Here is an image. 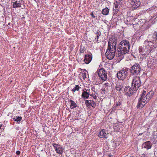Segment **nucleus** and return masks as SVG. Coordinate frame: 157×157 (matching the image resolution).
<instances>
[{
    "instance_id": "1",
    "label": "nucleus",
    "mask_w": 157,
    "mask_h": 157,
    "mask_svg": "<svg viewBox=\"0 0 157 157\" xmlns=\"http://www.w3.org/2000/svg\"><path fill=\"white\" fill-rule=\"evenodd\" d=\"M130 48L129 42L126 40L121 41L119 44L117 53V59L121 61L124 57L125 54L129 52Z\"/></svg>"
},
{
    "instance_id": "31",
    "label": "nucleus",
    "mask_w": 157,
    "mask_h": 157,
    "mask_svg": "<svg viewBox=\"0 0 157 157\" xmlns=\"http://www.w3.org/2000/svg\"><path fill=\"white\" fill-rule=\"evenodd\" d=\"M116 3H117V4L120 6H121V2L120 0H116L115 2Z\"/></svg>"
},
{
    "instance_id": "29",
    "label": "nucleus",
    "mask_w": 157,
    "mask_h": 157,
    "mask_svg": "<svg viewBox=\"0 0 157 157\" xmlns=\"http://www.w3.org/2000/svg\"><path fill=\"white\" fill-rule=\"evenodd\" d=\"M101 35V32L99 30H98L96 33V37L95 38V39H97L98 41V39L99 38V37Z\"/></svg>"
},
{
    "instance_id": "13",
    "label": "nucleus",
    "mask_w": 157,
    "mask_h": 157,
    "mask_svg": "<svg viewBox=\"0 0 157 157\" xmlns=\"http://www.w3.org/2000/svg\"><path fill=\"white\" fill-rule=\"evenodd\" d=\"M92 59V54L90 55H85L84 61L86 64H88L90 62Z\"/></svg>"
},
{
    "instance_id": "28",
    "label": "nucleus",
    "mask_w": 157,
    "mask_h": 157,
    "mask_svg": "<svg viewBox=\"0 0 157 157\" xmlns=\"http://www.w3.org/2000/svg\"><path fill=\"white\" fill-rule=\"evenodd\" d=\"M80 88V87L78 85H76L75 87L73 88V89H72L71 91L74 93L76 91H78Z\"/></svg>"
},
{
    "instance_id": "6",
    "label": "nucleus",
    "mask_w": 157,
    "mask_h": 157,
    "mask_svg": "<svg viewBox=\"0 0 157 157\" xmlns=\"http://www.w3.org/2000/svg\"><path fill=\"white\" fill-rule=\"evenodd\" d=\"M96 73L101 80L105 81L107 78V72L103 68H101L97 70Z\"/></svg>"
},
{
    "instance_id": "36",
    "label": "nucleus",
    "mask_w": 157,
    "mask_h": 157,
    "mask_svg": "<svg viewBox=\"0 0 157 157\" xmlns=\"http://www.w3.org/2000/svg\"><path fill=\"white\" fill-rule=\"evenodd\" d=\"M115 131L116 132H119V130H117V129H116V130L115 129Z\"/></svg>"
},
{
    "instance_id": "4",
    "label": "nucleus",
    "mask_w": 157,
    "mask_h": 157,
    "mask_svg": "<svg viewBox=\"0 0 157 157\" xmlns=\"http://www.w3.org/2000/svg\"><path fill=\"white\" fill-rule=\"evenodd\" d=\"M141 68L140 65L138 63H135L131 67L130 71L131 74L135 75H140Z\"/></svg>"
},
{
    "instance_id": "25",
    "label": "nucleus",
    "mask_w": 157,
    "mask_h": 157,
    "mask_svg": "<svg viewBox=\"0 0 157 157\" xmlns=\"http://www.w3.org/2000/svg\"><path fill=\"white\" fill-rule=\"evenodd\" d=\"M90 94L89 92H87V90L86 91H83L82 94V96L84 98H87Z\"/></svg>"
},
{
    "instance_id": "18",
    "label": "nucleus",
    "mask_w": 157,
    "mask_h": 157,
    "mask_svg": "<svg viewBox=\"0 0 157 157\" xmlns=\"http://www.w3.org/2000/svg\"><path fill=\"white\" fill-rule=\"evenodd\" d=\"M22 0L20 1H16L13 2V8H18L21 7V5Z\"/></svg>"
},
{
    "instance_id": "23",
    "label": "nucleus",
    "mask_w": 157,
    "mask_h": 157,
    "mask_svg": "<svg viewBox=\"0 0 157 157\" xmlns=\"http://www.w3.org/2000/svg\"><path fill=\"white\" fill-rule=\"evenodd\" d=\"M14 121L17 122L18 124H19L22 119V117L19 116H14L12 118Z\"/></svg>"
},
{
    "instance_id": "7",
    "label": "nucleus",
    "mask_w": 157,
    "mask_h": 157,
    "mask_svg": "<svg viewBox=\"0 0 157 157\" xmlns=\"http://www.w3.org/2000/svg\"><path fill=\"white\" fill-rule=\"evenodd\" d=\"M139 50L140 54L143 56L144 57H146L150 52L148 47L146 46L140 47Z\"/></svg>"
},
{
    "instance_id": "22",
    "label": "nucleus",
    "mask_w": 157,
    "mask_h": 157,
    "mask_svg": "<svg viewBox=\"0 0 157 157\" xmlns=\"http://www.w3.org/2000/svg\"><path fill=\"white\" fill-rule=\"evenodd\" d=\"M69 101L70 102V108L71 109H73L75 108L77 106V105L76 103L72 100H69Z\"/></svg>"
},
{
    "instance_id": "15",
    "label": "nucleus",
    "mask_w": 157,
    "mask_h": 157,
    "mask_svg": "<svg viewBox=\"0 0 157 157\" xmlns=\"http://www.w3.org/2000/svg\"><path fill=\"white\" fill-rule=\"evenodd\" d=\"M124 87V84L122 82H117L116 86L117 90L119 91L122 90Z\"/></svg>"
},
{
    "instance_id": "40",
    "label": "nucleus",
    "mask_w": 157,
    "mask_h": 157,
    "mask_svg": "<svg viewBox=\"0 0 157 157\" xmlns=\"http://www.w3.org/2000/svg\"><path fill=\"white\" fill-rule=\"evenodd\" d=\"M142 155H144V156H145V154H143Z\"/></svg>"
},
{
    "instance_id": "35",
    "label": "nucleus",
    "mask_w": 157,
    "mask_h": 157,
    "mask_svg": "<svg viewBox=\"0 0 157 157\" xmlns=\"http://www.w3.org/2000/svg\"><path fill=\"white\" fill-rule=\"evenodd\" d=\"M16 153L17 155H19L20 153V151H16Z\"/></svg>"
},
{
    "instance_id": "24",
    "label": "nucleus",
    "mask_w": 157,
    "mask_h": 157,
    "mask_svg": "<svg viewBox=\"0 0 157 157\" xmlns=\"http://www.w3.org/2000/svg\"><path fill=\"white\" fill-rule=\"evenodd\" d=\"M143 102L142 100H140V99H139L138 105H137V108H142L143 107H144L145 105V104H143L142 103Z\"/></svg>"
},
{
    "instance_id": "20",
    "label": "nucleus",
    "mask_w": 157,
    "mask_h": 157,
    "mask_svg": "<svg viewBox=\"0 0 157 157\" xmlns=\"http://www.w3.org/2000/svg\"><path fill=\"white\" fill-rule=\"evenodd\" d=\"M157 37V32H154L152 34H150L148 36V38H150L151 40L156 39Z\"/></svg>"
},
{
    "instance_id": "38",
    "label": "nucleus",
    "mask_w": 157,
    "mask_h": 157,
    "mask_svg": "<svg viewBox=\"0 0 157 157\" xmlns=\"http://www.w3.org/2000/svg\"><path fill=\"white\" fill-rule=\"evenodd\" d=\"M83 77V78H84V77H86V75L84 74Z\"/></svg>"
},
{
    "instance_id": "10",
    "label": "nucleus",
    "mask_w": 157,
    "mask_h": 157,
    "mask_svg": "<svg viewBox=\"0 0 157 157\" xmlns=\"http://www.w3.org/2000/svg\"><path fill=\"white\" fill-rule=\"evenodd\" d=\"M52 145L56 153L60 155L62 154L64 149L59 144L54 143Z\"/></svg>"
},
{
    "instance_id": "37",
    "label": "nucleus",
    "mask_w": 157,
    "mask_h": 157,
    "mask_svg": "<svg viewBox=\"0 0 157 157\" xmlns=\"http://www.w3.org/2000/svg\"><path fill=\"white\" fill-rule=\"evenodd\" d=\"M2 124L0 125V129L2 127Z\"/></svg>"
},
{
    "instance_id": "21",
    "label": "nucleus",
    "mask_w": 157,
    "mask_h": 157,
    "mask_svg": "<svg viewBox=\"0 0 157 157\" xmlns=\"http://www.w3.org/2000/svg\"><path fill=\"white\" fill-rule=\"evenodd\" d=\"M110 87V84L109 83H105L103 84V88L102 89V91H106L109 90V88Z\"/></svg>"
},
{
    "instance_id": "14",
    "label": "nucleus",
    "mask_w": 157,
    "mask_h": 157,
    "mask_svg": "<svg viewBox=\"0 0 157 157\" xmlns=\"http://www.w3.org/2000/svg\"><path fill=\"white\" fill-rule=\"evenodd\" d=\"M85 103L88 107L91 106L93 108H95L96 105L95 102L92 100H85Z\"/></svg>"
},
{
    "instance_id": "12",
    "label": "nucleus",
    "mask_w": 157,
    "mask_h": 157,
    "mask_svg": "<svg viewBox=\"0 0 157 157\" xmlns=\"http://www.w3.org/2000/svg\"><path fill=\"white\" fill-rule=\"evenodd\" d=\"M124 89L125 93L127 95L130 96L133 94V91L134 90L133 89H132L130 87L126 86Z\"/></svg>"
},
{
    "instance_id": "26",
    "label": "nucleus",
    "mask_w": 157,
    "mask_h": 157,
    "mask_svg": "<svg viewBox=\"0 0 157 157\" xmlns=\"http://www.w3.org/2000/svg\"><path fill=\"white\" fill-rule=\"evenodd\" d=\"M109 9L106 7L105 8L102 9V13L105 15H107L109 13Z\"/></svg>"
},
{
    "instance_id": "17",
    "label": "nucleus",
    "mask_w": 157,
    "mask_h": 157,
    "mask_svg": "<svg viewBox=\"0 0 157 157\" xmlns=\"http://www.w3.org/2000/svg\"><path fill=\"white\" fill-rule=\"evenodd\" d=\"M105 129H102L100 131L99 134H98V136L100 138H106V136L107 135L106 133L105 132Z\"/></svg>"
},
{
    "instance_id": "9",
    "label": "nucleus",
    "mask_w": 157,
    "mask_h": 157,
    "mask_svg": "<svg viewBox=\"0 0 157 157\" xmlns=\"http://www.w3.org/2000/svg\"><path fill=\"white\" fill-rule=\"evenodd\" d=\"M108 47L116 48V38L115 36H112L109 38L108 43Z\"/></svg>"
},
{
    "instance_id": "11",
    "label": "nucleus",
    "mask_w": 157,
    "mask_h": 157,
    "mask_svg": "<svg viewBox=\"0 0 157 157\" xmlns=\"http://www.w3.org/2000/svg\"><path fill=\"white\" fill-rule=\"evenodd\" d=\"M130 4L133 8L135 9L140 6V0H132Z\"/></svg>"
},
{
    "instance_id": "3",
    "label": "nucleus",
    "mask_w": 157,
    "mask_h": 157,
    "mask_svg": "<svg viewBox=\"0 0 157 157\" xmlns=\"http://www.w3.org/2000/svg\"><path fill=\"white\" fill-rule=\"evenodd\" d=\"M116 48L108 47L107 50L105 53L106 58L109 60L112 59L115 55Z\"/></svg>"
},
{
    "instance_id": "30",
    "label": "nucleus",
    "mask_w": 157,
    "mask_h": 157,
    "mask_svg": "<svg viewBox=\"0 0 157 157\" xmlns=\"http://www.w3.org/2000/svg\"><path fill=\"white\" fill-rule=\"evenodd\" d=\"M146 94V91L144 90H143L141 94V97L139 99H140V100L142 99V98H143V97H145V96Z\"/></svg>"
},
{
    "instance_id": "19",
    "label": "nucleus",
    "mask_w": 157,
    "mask_h": 157,
    "mask_svg": "<svg viewBox=\"0 0 157 157\" xmlns=\"http://www.w3.org/2000/svg\"><path fill=\"white\" fill-rule=\"evenodd\" d=\"M121 103L120 101L117 102L116 104L113 106V109L114 110H119L121 108Z\"/></svg>"
},
{
    "instance_id": "27",
    "label": "nucleus",
    "mask_w": 157,
    "mask_h": 157,
    "mask_svg": "<svg viewBox=\"0 0 157 157\" xmlns=\"http://www.w3.org/2000/svg\"><path fill=\"white\" fill-rule=\"evenodd\" d=\"M113 9L114 10H118L121 6H120L117 3H116L115 2L114 3Z\"/></svg>"
},
{
    "instance_id": "5",
    "label": "nucleus",
    "mask_w": 157,
    "mask_h": 157,
    "mask_svg": "<svg viewBox=\"0 0 157 157\" xmlns=\"http://www.w3.org/2000/svg\"><path fill=\"white\" fill-rule=\"evenodd\" d=\"M128 68L124 67L123 69L119 71L117 73V77L120 79L124 80L128 75Z\"/></svg>"
},
{
    "instance_id": "8",
    "label": "nucleus",
    "mask_w": 157,
    "mask_h": 157,
    "mask_svg": "<svg viewBox=\"0 0 157 157\" xmlns=\"http://www.w3.org/2000/svg\"><path fill=\"white\" fill-rule=\"evenodd\" d=\"M153 92L152 91L149 92L145 97L141 99L143 103H147L153 97Z\"/></svg>"
},
{
    "instance_id": "2",
    "label": "nucleus",
    "mask_w": 157,
    "mask_h": 157,
    "mask_svg": "<svg viewBox=\"0 0 157 157\" xmlns=\"http://www.w3.org/2000/svg\"><path fill=\"white\" fill-rule=\"evenodd\" d=\"M141 82L139 76H135L133 79L132 83V87L134 91H137L141 86Z\"/></svg>"
},
{
    "instance_id": "16",
    "label": "nucleus",
    "mask_w": 157,
    "mask_h": 157,
    "mask_svg": "<svg viewBox=\"0 0 157 157\" xmlns=\"http://www.w3.org/2000/svg\"><path fill=\"white\" fill-rule=\"evenodd\" d=\"M142 146L144 148L148 150L151 148L152 144L150 141H147L143 144Z\"/></svg>"
},
{
    "instance_id": "32",
    "label": "nucleus",
    "mask_w": 157,
    "mask_h": 157,
    "mask_svg": "<svg viewBox=\"0 0 157 157\" xmlns=\"http://www.w3.org/2000/svg\"><path fill=\"white\" fill-rule=\"evenodd\" d=\"M90 96H91L92 97H93L95 99H96L97 98L95 94H90Z\"/></svg>"
},
{
    "instance_id": "33",
    "label": "nucleus",
    "mask_w": 157,
    "mask_h": 157,
    "mask_svg": "<svg viewBox=\"0 0 157 157\" xmlns=\"http://www.w3.org/2000/svg\"><path fill=\"white\" fill-rule=\"evenodd\" d=\"M20 127H19V126L17 127H16V130H17V131H18V130H20Z\"/></svg>"
},
{
    "instance_id": "34",
    "label": "nucleus",
    "mask_w": 157,
    "mask_h": 157,
    "mask_svg": "<svg viewBox=\"0 0 157 157\" xmlns=\"http://www.w3.org/2000/svg\"><path fill=\"white\" fill-rule=\"evenodd\" d=\"M91 15L92 17H93L94 18H95V17L94 16V15L93 14V12H92V13L91 14Z\"/></svg>"
},
{
    "instance_id": "39",
    "label": "nucleus",
    "mask_w": 157,
    "mask_h": 157,
    "mask_svg": "<svg viewBox=\"0 0 157 157\" xmlns=\"http://www.w3.org/2000/svg\"><path fill=\"white\" fill-rule=\"evenodd\" d=\"M8 25H10V23H9L8 24Z\"/></svg>"
}]
</instances>
